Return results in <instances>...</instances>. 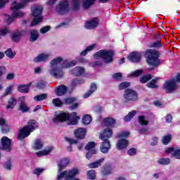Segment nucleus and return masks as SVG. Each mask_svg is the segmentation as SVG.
<instances>
[{
    "instance_id": "obj_30",
    "label": "nucleus",
    "mask_w": 180,
    "mask_h": 180,
    "mask_svg": "<svg viewBox=\"0 0 180 180\" xmlns=\"http://www.w3.org/2000/svg\"><path fill=\"white\" fill-rule=\"evenodd\" d=\"M110 174H113V167H112L111 166L104 167L102 171V174L104 176H106V175H110Z\"/></svg>"
},
{
    "instance_id": "obj_27",
    "label": "nucleus",
    "mask_w": 180,
    "mask_h": 180,
    "mask_svg": "<svg viewBox=\"0 0 180 180\" xmlns=\"http://www.w3.org/2000/svg\"><path fill=\"white\" fill-rule=\"evenodd\" d=\"M8 104L6 106L7 109H13L15 106H16V103H18V99L12 96L8 100Z\"/></svg>"
},
{
    "instance_id": "obj_51",
    "label": "nucleus",
    "mask_w": 180,
    "mask_h": 180,
    "mask_svg": "<svg viewBox=\"0 0 180 180\" xmlns=\"http://www.w3.org/2000/svg\"><path fill=\"white\" fill-rule=\"evenodd\" d=\"M130 86V82H124L119 85V89H126V88H129Z\"/></svg>"
},
{
    "instance_id": "obj_56",
    "label": "nucleus",
    "mask_w": 180,
    "mask_h": 180,
    "mask_svg": "<svg viewBox=\"0 0 180 180\" xmlns=\"http://www.w3.org/2000/svg\"><path fill=\"white\" fill-rule=\"evenodd\" d=\"M122 77L121 72H117L112 75V78L116 81H120V79H122Z\"/></svg>"
},
{
    "instance_id": "obj_53",
    "label": "nucleus",
    "mask_w": 180,
    "mask_h": 180,
    "mask_svg": "<svg viewBox=\"0 0 180 180\" xmlns=\"http://www.w3.org/2000/svg\"><path fill=\"white\" fill-rule=\"evenodd\" d=\"M172 157L180 160V149H174V153L172 154Z\"/></svg>"
},
{
    "instance_id": "obj_64",
    "label": "nucleus",
    "mask_w": 180,
    "mask_h": 180,
    "mask_svg": "<svg viewBox=\"0 0 180 180\" xmlns=\"http://www.w3.org/2000/svg\"><path fill=\"white\" fill-rule=\"evenodd\" d=\"M4 167V168H6V169H8V171H10V169H11V167H12L11 162L8 161V162H5Z\"/></svg>"
},
{
    "instance_id": "obj_47",
    "label": "nucleus",
    "mask_w": 180,
    "mask_h": 180,
    "mask_svg": "<svg viewBox=\"0 0 180 180\" xmlns=\"http://www.w3.org/2000/svg\"><path fill=\"white\" fill-rule=\"evenodd\" d=\"M81 0H72V9L73 11H78L79 9V4Z\"/></svg>"
},
{
    "instance_id": "obj_44",
    "label": "nucleus",
    "mask_w": 180,
    "mask_h": 180,
    "mask_svg": "<svg viewBox=\"0 0 180 180\" xmlns=\"http://www.w3.org/2000/svg\"><path fill=\"white\" fill-rule=\"evenodd\" d=\"M82 122L84 124H89V123L92 122V117H91V115H86L82 118Z\"/></svg>"
},
{
    "instance_id": "obj_26",
    "label": "nucleus",
    "mask_w": 180,
    "mask_h": 180,
    "mask_svg": "<svg viewBox=\"0 0 180 180\" xmlns=\"http://www.w3.org/2000/svg\"><path fill=\"white\" fill-rule=\"evenodd\" d=\"M105 161V158L99 159L98 160L91 162L88 165L89 168L93 169V168H98V167H101L102 165V162Z\"/></svg>"
},
{
    "instance_id": "obj_58",
    "label": "nucleus",
    "mask_w": 180,
    "mask_h": 180,
    "mask_svg": "<svg viewBox=\"0 0 180 180\" xmlns=\"http://www.w3.org/2000/svg\"><path fill=\"white\" fill-rule=\"evenodd\" d=\"M171 141V135H167L162 139V143L165 145L168 144Z\"/></svg>"
},
{
    "instance_id": "obj_12",
    "label": "nucleus",
    "mask_w": 180,
    "mask_h": 180,
    "mask_svg": "<svg viewBox=\"0 0 180 180\" xmlns=\"http://www.w3.org/2000/svg\"><path fill=\"white\" fill-rule=\"evenodd\" d=\"M56 11L60 15H65V13H68L70 11V8L68 7V1L67 0L61 1L56 6Z\"/></svg>"
},
{
    "instance_id": "obj_54",
    "label": "nucleus",
    "mask_w": 180,
    "mask_h": 180,
    "mask_svg": "<svg viewBox=\"0 0 180 180\" xmlns=\"http://www.w3.org/2000/svg\"><path fill=\"white\" fill-rule=\"evenodd\" d=\"M92 154H96V149H93L91 150H89L86 155V158L87 160H91L92 157Z\"/></svg>"
},
{
    "instance_id": "obj_59",
    "label": "nucleus",
    "mask_w": 180,
    "mask_h": 180,
    "mask_svg": "<svg viewBox=\"0 0 180 180\" xmlns=\"http://www.w3.org/2000/svg\"><path fill=\"white\" fill-rule=\"evenodd\" d=\"M143 74L142 70H136L135 72H133L131 74V77H139V75H141Z\"/></svg>"
},
{
    "instance_id": "obj_17",
    "label": "nucleus",
    "mask_w": 180,
    "mask_h": 180,
    "mask_svg": "<svg viewBox=\"0 0 180 180\" xmlns=\"http://www.w3.org/2000/svg\"><path fill=\"white\" fill-rule=\"evenodd\" d=\"M25 99H26V97L22 96L20 98V101H21L19 105L18 110H21L22 113H25L26 112H29V107L26 105V103H25Z\"/></svg>"
},
{
    "instance_id": "obj_3",
    "label": "nucleus",
    "mask_w": 180,
    "mask_h": 180,
    "mask_svg": "<svg viewBox=\"0 0 180 180\" xmlns=\"http://www.w3.org/2000/svg\"><path fill=\"white\" fill-rule=\"evenodd\" d=\"M36 129H39V124L34 120H30L27 125L22 127L20 129V131L18 134V137L19 140H23V139H26L28 136H30V133L34 131Z\"/></svg>"
},
{
    "instance_id": "obj_38",
    "label": "nucleus",
    "mask_w": 180,
    "mask_h": 180,
    "mask_svg": "<svg viewBox=\"0 0 180 180\" xmlns=\"http://www.w3.org/2000/svg\"><path fill=\"white\" fill-rule=\"evenodd\" d=\"M139 120L140 124L142 126H147V124H148V120H147V117H146L144 115L139 116Z\"/></svg>"
},
{
    "instance_id": "obj_34",
    "label": "nucleus",
    "mask_w": 180,
    "mask_h": 180,
    "mask_svg": "<svg viewBox=\"0 0 180 180\" xmlns=\"http://www.w3.org/2000/svg\"><path fill=\"white\" fill-rule=\"evenodd\" d=\"M84 82H85V81H84V79H75L72 80L71 85H72V88H75V86H77L78 85H82V84H84Z\"/></svg>"
},
{
    "instance_id": "obj_2",
    "label": "nucleus",
    "mask_w": 180,
    "mask_h": 180,
    "mask_svg": "<svg viewBox=\"0 0 180 180\" xmlns=\"http://www.w3.org/2000/svg\"><path fill=\"white\" fill-rule=\"evenodd\" d=\"M80 117L77 116V112H72L70 115L66 114L65 112L60 113L53 119V123H58V122H66L68 121V124L75 125L78 124V120Z\"/></svg>"
},
{
    "instance_id": "obj_48",
    "label": "nucleus",
    "mask_w": 180,
    "mask_h": 180,
    "mask_svg": "<svg viewBox=\"0 0 180 180\" xmlns=\"http://www.w3.org/2000/svg\"><path fill=\"white\" fill-rule=\"evenodd\" d=\"M95 146H96V143L95 142H89L85 146V150L91 151V150H94V148H95Z\"/></svg>"
},
{
    "instance_id": "obj_16",
    "label": "nucleus",
    "mask_w": 180,
    "mask_h": 180,
    "mask_svg": "<svg viewBox=\"0 0 180 180\" xmlns=\"http://www.w3.org/2000/svg\"><path fill=\"white\" fill-rule=\"evenodd\" d=\"M70 164V159L65 158L62 160H60L58 162V172H61L62 169H64V168H66L67 166Z\"/></svg>"
},
{
    "instance_id": "obj_46",
    "label": "nucleus",
    "mask_w": 180,
    "mask_h": 180,
    "mask_svg": "<svg viewBox=\"0 0 180 180\" xmlns=\"http://www.w3.org/2000/svg\"><path fill=\"white\" fill-rule=\"evenodd\" d=\"M151 78H153V77H151V75L143 76L140 78V82H141V84H146V82H148V81H150Z\"/></svg>"
},
{
    "instance_id": "obj_13",
    "label": "nucleus",
    "mask_w": 180,
    "mask_h": 180,
    "mask_svg": "<svg viewBox=\"0 0 180 180\" xmlns=\"http://www.w3.org/2000/svg\"><path fill=\"white\" fill-rule=\"evenodd\" d=\"M12 141L7 136H3L1 139V150H6V151H11V144Z\"/></svg>"
},
{
    "instance_id": "obj_5",
    "label": "nucleus",
    "mask_w": 180,
    "mask_h": 180,
    "mask_svg": "<svg viewBox=\"0 0 180 180\" xmlns=\"http://www.w3.org/2000/svg\"><path fill=\"white\" fill-rule=\"evenodd\" d=\"M110 137H112V133L110 132H109L108 135H106V133L99 134L100 140L103 141L100 146V150L103 154H108L109 153V150L112 148V145H110V141H109Z\"/></svg>"
},
{
    "instance_id": "obj_15",
    "label": "nucleus",
    "mask_w": 180,
    "mask_h": 180,
    "mask_svg": "<svg viewBox=\"0 0 180 180\" xmlns=\"http://www.w3.org/2000/svg\"><path fill=\"white\" fill-rule=\"evenodd\" d=\"M127 58L132 63H140L141 60V53L139 52H134L128 56Z\"/></svg>"
},
{
    "instance_id": "obj_6",
    "label": "nucleus",
    "mask_w": 180,
    "mask_h": 180,
    "mask_svg": "<svg viewBox=\"0 0 180 180\" xmlns=\"http://www.w3.org/2000/svg\"><path fill=\"white\" fill-rule=\"evenodd\" d=\"M113 56H115V52L112 50H101L96 52L94 57V58H102L105 64H109L113 61Z\"/></svg>"
},
{
    "instance_id": "obj_42",
    "label": "nucleus",
    "mask_w": 180,
    "mask_h": 180,
    "mask_svg": "<svg viewBox=\"0 0 180 180\" xmlns=\"http://www.w3.org/2000/svg\"><path fill=\"white\" fill-rule=\"evenodd\" d=\"M46 98H47V94H42L41 95L36 96L35 97H34V99L37 102H40L41 101H44V99H46Z\"/></svg>"
},
{
    "instance_id": "obj_55",
    "label": "nucleus",
    "mask_w": 180,
    "mask_h": 180,
    "mask_svg": "<svg viewBox=\"0 0 180 180\" xmlns=\"http://www.w3.org/2000/svg\"><path fill=\"white\" fill-rule=\"evenodd\" d=\"M102 65V60H96L89 63L90 67H101Z\"/></svg>"
},
{
    "instance_id": "obj_60",
    "label": "nucleus",
    "mask_w": 180,
    "mask_h": 180,
    "mask_svg": "<svg viewBox=\"0 0 180 180\" xmlns=\"http://www.w3.org/2000/svg\"><path fill=\"white\" fill-rule=\"evenodd\" d=\"M50 29H51L50 26L43 27L42 28H41L40 32L42 33V34H44V33H47V32H49Z\"/></svg>"
},
{
    "instance_id": "obj_18",
    "label": "nucleus",
    "mask_w": 180,
    "mask_h": 180,
    "mask_svg": "<svg viewBox=\"0 0 180 180\" xmlns=\"http://www.w3.org/2000/svg\"><path fill=\"white\" fill-rule=\"evenodd\" d=\"M68 91V88L65 85H60L58 86L55 91L57 96H63V95H65L67 91Z\"/></svg>"
},
{
    "instance_id": "obj_20",
    "label": "nucleus",
    "mask_w": 180,
    "mask_h": 180,
    "mask_svg": "<svg viewBox=\"0 0 180 180\" xmlns=\"http://www.w3.org/2000/svg\"><path fill=\"white\" fill-rule=\"evenodd\" d=\"M86 134V129L84 128H79L75 131V136L77 139H84Z\"/></svg>"
},
{
    "instance_id": "obj_61",
    "label": "nucleus",
    "mask_w": 180,
    "mask_h": 180,
    "mask_svg": "<svg viewBox=\"0 0 180 180\" xmlns=\"http://www.w3.org/2000/svg\"><path fill=\"white\" fill-rule=\"evenodd\" d=\"M6 74V68L5 66H0V78L2 75Z\"/></svg>"
},
{
    "instance_id": "obj_49",
    "label": "nucleus",
    "mask_w": 180,
    "mask_h": 180,
    "mask_svg": "<svg viewBox=\"0 0 180 180\" xmlns=\"http://www.w3.org/2000/svg\"><path fill=\"white\" fill-rule=\"evenodd\" d=\"M4 53H5L6 56H7L8 57V58H13L15 57V56H16V53L13 52L12 49H8Z\"/></svg>"
},
{
    "instance_id": "obj_45",
    "label": "nucleus",
    "mask_w": 180,
    "mask_h": 180,
    "mask_svg": "<svg viewBox=\"0 0 180 180\" xmlns=\"http://www.w3.org/2000/svg\"><path fill=\"white\" fill-rule=\"evenodd\" d=\"M34 148L36 150H41V148H43V142H41V140L37 139L34 142Z\"/></svg>"
},
{
    "instance_id": "obj_23",
    "label": "nucleus",
    "mask_w": 180,
    "mask_h": 180,
    "mask_svg": "<svg viewBox=\"0 0 180 180\" xmlns=\"http://www.w3.org/2000/svg\"><path fill=\"white\" fill-rule=\"evenodd\" d=\"M0 125L1 126L2 133H9L10 127L9 125H8V124L6 123L5 120L2 118L0 119Z\"/></svg>"
},
{
    "instance_id": "obj_11",
    "label": "nucleus",
    "mask_w": 180,
    "mask_h": 180,
    "mask_svg": "<svg viewBox=\"0 0 180 180\" xmlns=\"http://www.w3.org/2000/svg\"><path fill=\"white\" fill-rule=\"evenodd\" d=\"M164 89H165L167 94L176 91V89H178L176 79H173L166 82L164 84Z\"/></svg>"
},
{
    "instance_id": "obj_21",
    "label": "nucleus",
    "mask_w": 180,
    "mask_h": 180,
    "mask_svg": "<svg viewBox=\"0 0 180 180\" xmlns=\"http://www.w3.org/2000/svg\"><path fill=\"white\" fill-rule=\"evenodd\" d=\"M129 146V141L122 139H120L117 143V150H123V148H126Z\"/></svg>"
},
{
    "instance_id": "obj_50",
    "label": "nucleus",
    "mask_w": 180,
    "mask_h": 180,
    "mask_svg": "<svg viewBox=\"0 0 180 180\" xmlns=\"http://www.w3.org/2000/svg\"><path fill=\"white\" fill-rule=\"evenodd\" d=\"M169 162V158H161L158 160V164H160L161 165H168Z\"/></svg>"
},
{
    "instance_id": "obj_4",
    "label": "nucleus",
    "mask_w": 180,
    "mask_h": 180,
    "mask_svg": "<svg viewBox=\"0 0 180 180\" xmlns=\"http://www.w3.org/2000/svg\"><path fill=\"white\" fill-rule=\"evenodd\" d=\"M145 57L146 61L149 65H153V67H157L160 65V52L151 49H148L145 52Z\"/></svg>"
},
{
    "instance_id": "obj_25",
    "label": "nucleus",
    "mask_w": 180,
    "mask_h": 180,
    "mask_svg": "<svg viewBox=\"0 0 180 180\" xmlns=\"http://www.w3.org/2000/svg\"><path fill=\"white\" fill-rule=\"evenodd\" d=\"M84 72H85V69H84L82 67H76L72 70V73L76 77L82 75Z\"/></svg>"
},
{
    "instance_id": "obj_24",
    "label": "nucleus",
    "mask_w": 180,
    "mask_h": 180,
    "mask_svg": "<svg viewBox=\"0 0 180 180\" xmlns=\"http://www.w3.org/2000/svg\"><path fill=\"white\" fill-rule=\"evenodd\" d=\"M32 85V83H30L28 84H21L18 86V91L19 92H22V94H27L29 92V89L30 88V86Z\"/></svg>"
},
{
    "instance_id": "obj_9",
    "label": "nucleus",
    "mask_w": 180,
    "mask_h": 180,
    "mask_svg": "<svg viewBox=\"0 0 180 180\" xmlns=\"http://www.w3.org/2000/svg\"><path fill=\"white\" fill-rule=\"evenodd\" d=\"M79 174V170L77 168H72L68 171L65 170L62 172L60 175L58 176V180H63V179H66V180H72Z\"/></svg>"
},
{
    "instance_id": "obj_33",
    "label": "nucleus",
    "mask_w": 180,
    "mask_h": 180,
    "mask_svg": "<svg viewBox=\"0 0 180 180\" xmlns=\"http://www.w3.org/2000/svg\"><path fill=\"white\" fill-rule=\"evenodd\" d=\"M136 113H137V111L136 110H132L128 113L127 116L124 117V122H130L134 116H136Z\"/></svg>"
},
{
    "instance_id": "obj_37",
    "label": "nucleus",
    "mask_w": 180,
    "mask_h": 180,
    "mask_svg": "<svg viewBox=\"0 0 180 180\" xmlns=\"http://www.w3.org/2000/svg\"><path fill=\"white\" fill-rule=\"evenodd\" d=\"M158 78H155L151 80L149 83L147 84V87L148 88H158V86H157V81H158Z\"/></svg>"
},
{
    "instance_id": "obj_36",
    "label": "nucleus",
    "mask_w": 180,
    "mask_h": 180,
    "mask_svg": "<svg viewBox=\"0 0 180 180\" xmlns=\"http://www.w3.org/2000/svg\"><path fill=\"white\" fill-rule=\"evenodd\" d=\"M13 89V85L8 86L4 94L1 96V98H4L5 96H8V95H12V90Z\"/></svg>"
},
{
    "instance_id": "obj_10",
    "label": "nucleus",
    "mask_w": 180,
    "mask_h": 180,
    "mask_svg": "<svg viewBox=\"0 0 180 180\" xmlns=\"http://www.w3.org/2000/svg\"><path fill=\"white\" fill-rule=\"evenodd\" d=\"M124 98L125 102H136L139 99L137 92L130 89L125 90Z\"/></svg>"
},
{
    "instance_id": "obj_28",
    "label": "nucleus",
    "mask_w": 180,
    "mask_h": 180,
    "mask_svg": "<svg viewBox=\"0 0 180 180\" xmlns=\"http://www.w3.org/2000/svg\"><path fill=\"white\" fill-rule=\"evenodd\" d=\"M95 2H96V0H83L82 5L84 9H89Z\"/></svg>"
},
{
    "instance_id": "obj_35",
    "label": "nucleus",
    "mask_w": 180,
    "mask_h": 180,
    "mask_svg": "<svg viewBox=\"0 0 180 180\" xmlns=\"http://www.w3.org/2000/svg\"><path fill=\"white\" fill-rule=\"evenodd\" d=\"M39 39V33L36 30H32L30 32V41H36Z\"/></svg>"
},
{
    "instance_id": "obj_43",
    "label": "nucleus",
    "mask_w": 180,
    "mask_h": 180,
    "mask_svg": "<svg viewBox=\"0 0 180 180\" xmlns=\"http://www.w3.org/2000/svg\"><path fill=\"white\" fill-rule=\"evenodd\" d=\"M75 101H77V98H74V97H69V98H65L63 100V103L65 105H70L71 103H74V102H75Z\"/></svg>"
},
{
    "instance_id": "obj_40",
    "label": "nucleus",
    "mask_w": 180,
    "mask_h": 180,
    "mask_svg": "<svg viewBox=\"0 0 180 180\" xmlns=\"http://www.w3.org/2000/svg\"><path fill=\"white\" fill-rule=\"evenodd\" d=\"M161 46H162V43L160 40H158L155 42H153V43L150 44L148 45V47L150 49H158V48L161 47Z\"/></svg>"
},
{
    "instance_id": "obj_19",
    "label": "nucleus",
    "mask_w": 180,
    "mask_h": 180,
    "mask_svg": "<svg viewBox=\"0 0 180 180\" xmlns=\"http://www.w3.org/2000/svg\"><path fill=\"white\" fill-rule=\"evenodd\" d=\"M50 57L49 54L41 53L34 58V63H41L43 61H47Z\"/></svg>"
},
{
    "instance_id": "obj_62",
    "label": "nucleus",
    "mask_w": 180,
    "mask_h": 180,
    "mask_svg": "<svg viewBox=\"0 0 180 180\" xmlns=\"http://www.w3.org/2000/svg\"><path fill=\"white\" fill-rule=\"evenodd\" d=\"M129 155H136V154L137 153V150L134 148H132L131 149H129L127 151Z\"/></svg>"
},
{
    "instance_id": "obj_8",
    "label": "nucleus",
    "mask_w": 180,
    "mask_h": 180,
    "mask_svg": "<svg viewBox=\"0 0 180 180\" xmlns=\"http://www.w3.org/2000/svg\"><path fill=\"white\" fill-rule=\"evenodd\" d=\"M43 12V7L40 5H34L32 7V13L34 17L32 22H31V26H36L41 22L43 16H41V13Z\"/></svg>"
},
{
    "instance_id": "obj_52",
    "label": "nucleus",
    "mask_w": 180,
    "mask_h": 180,
    "mask_svg": "<svg viewBox=\"0 0 180 180\" xmlns=\"http://www.w3.org/2000/svg\"><path fill=\"white\" fill-rule=\"evenodd\" d=\"M32 172L34 175H37V176H39V175L44 172V168H35Z\"/></svg>"
},
{
    "instance_id": "obj_57",
    "label": "nucleus",
    "mask_w": 180,
    "mask_h": 180,
    "mask_svg": "<svg viewBox=\"0 0 180 180\" xmlns=\"http://www.w3.org/2000/svg\"><path fill=\"white\" fill-rule=\"evenodd\" d=\"M8 33H11V30L9 28H4L0 30V35L1 36H6Z\"/></svg>"
},
{
    "instance_id": "obj_14",
    "label": "nucleus",
    "mask_w": 180,
    "mask_h": 180,
    "mask_svg": "<svg viewBox=\"0 0 180 180\" xmlns=\"http://www.w3.org/2000/svg\"><path fill=\"white\" fill-rule=\"evenodd\" d=\"M98 25H99V19L94 18L86 22L85 27L86 29H89V30H92V29L98 27Z\"/></svg>"
},
{
    "instance_id": "obj_29",
    "label": "nucleus",
    "mask_w": 180,
    "mask_h": 180,
    "mask_svg": "<svg viewBox=\"0 0 180 180\" xmlns=\"http://www.w3.org/2000/svg\"><path fill=\"white\" fill-rule=\"evenodd\" d=\"M22 34H23V31H15L12 36L13 41H19V39L22 37Z\"/></svg>"
},
{
    "instance_id": "obj_39",
    "label": "nucleus",
    "mask_w": 180,
    "mask_h": 180,
    "mask_svg": "<svg viewBox=\"0 0 180 180\" xmlns=\"http://www.w3.org/2000/svg\"><path fill=\"white\" fill-rule=\"evenodd\" d=\"M87 177L91 180L96 179V172H95L94 169L88 171Z\"/></svg>"
},
{
    "instance_id": "obj_32",
    "label": "nucleus",
    "mask_w": 180,
    "mask_h": 180,
    "mask_svg": "<svg viewBox=\"0 0 180 180\" xmlns=\"http://www.w3.org/2000/svg\"><path fill=\"white\" fill-rule=\"evenodd\" d=\"M53 150V147H49L46 150H44L42 151H39L37 153V157H41V155H49L50 153Z\"/></svg>"
},
{
    "instance_id": "obj_1",
    "label": "nucleus",
    "mask_w": 180,
    "mask_h": 180,
    "mask_svg": "<svg viewBox=\"0 0 180 180\" xmlns=\"http://www.w3.org/2000/svg\"><path fill=\"white\" fill-rule=\"evenodd\" d=\"M63 64V65L59 66L60 68H69V67H74L77 65V61L72 60L68 62V60H64L61 58H56L51 62V70L50 73L55 78H62L64 74L63 71L58 69V65Z\"/></svg>"
},
{
    "instance_id": "obj_31",
    "label": "nucleus",
    "mask_w": 180,
    "mask_h": 180,
    "mask_svg": "<svg viewBox=\"0 0 180 180\" xmlns=\"http://www.w3.org/2000/svg\"><path fill=\"white\" fill-rule=\"evenodd\" d=\"M115 123H116V121L113 118L109 117L104 119V124L107 127H112Z\"/></svg>"
},
{
    "instance_id": "obj_63",
    "label": "nucleus",
    "mask_w": 180,
    "mask_h": 180,
    "mask_svg": "<svg viewBox=\"0 0 180 180\" xmlns=\"http://www.w3.org/2000/svg\"><path fill=\"white\" fill-rule=\"evenodd\" d=\"M36 86L38 89H43V88L46 86V83H44V82H39L37 84Z\"/></svg>"
},
{
    "instance_id": "obj_41",
    "label": "nucleus",
    "mask_w": 180,
    "mask_h": 180,
    "mask_svg": "<svg viewBox=\"0 0 180 180\" xmlns=\"http://www.w3.org/2000/svg\"><path fill=\"white\" fill-rule=\"evenodd\" d=\"M52 103L54 105V106H56L57 108H61L63 105H64V103L60 100V98H54L52 100Z\"/></svg>"
},
{
    "instance_id": "obj_7",
    "label": "nucleus",
    "mask_w": 180,
    "mask_h": 180,
    "mask_svg": "<svg viewBox=\"0 0 180 180\" xmlns=\"http://www.w3.org/2000/svg\"><path fill=\"white\" fill-rule=\"evenodd\" d=\"M25 6V4H18L16 1H14L11 7V11H13L12 16L8 17V22L9 23L13 22L15 18H22V16H25V13L22 11H18L19 9H22Z\"/></svg>"
},
{
    "instance_id": "obj_22",
    "label": "nucleus",
    "mask_w": 180,
    "mask_h": 180,
    "mask_svg": "<svg viewBox=\"0 0 180 180\" xmlns=\"http://www.w3.org/2000/svg\"><path fill=\"white\" fill-rule=\"evenodd\" d=\"M97 86L96 84L95 83H92L90 85V89L89 91L86 92L84 95H83V98H89V96H91V94H94V92H95V91H96L97 89Z\"/></svg>"
}]
</instances>
